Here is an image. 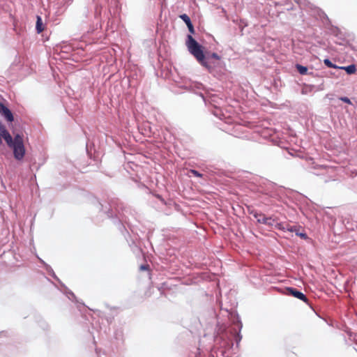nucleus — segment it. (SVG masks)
<instances>
[{
  "instance_id": "f257e3e1",
  "label": "nucleus",
  "mask_w": 357,
  "mask_h": 357,
  "mask_svg": "<svg viewBox=\"0 0 357 357\" xmlns=\"http://www.w3.org/2000/svg\"><path fill=\"white\" fill-rule=\"evenodd\" d=\"M0 136L1 139L3 138L6 144L13 149L14 158L17 160H22L26 152L23 135L17 133L13 138L5 126L0 123Z\"/></svg>"
},
{
  "instance_id": "f03ea898",
  "label": "nucleus",
  "mask_w": 357,
  "mask_h": 357,
  "mask_svg": "<svg viewBox=\"0 0 357 357\" xmlns=\"http://www.w3.org/2000/svg\"><path fill=\"white\" fill-rule=\"evenodd\" d=\"M186 45L190 54H192L199 62L204 65L205 56L202 47L191 35L188 36Z\"/></svg>"
},
{
  "instance_id": "7ed1b4c3",
  "label": "nucleus",
  "mask_w": 357,
  "mask_h": 357,
  "mask_svg": "<svg viewBox=\"0 0 357 357\" xmlns=\"http://www.w3.org/2000/svg\"><path fill=\"white\" fill-rule=\"evenodd\" d=\"M285 294L289 296H292L303 302L308 303V298L301 291H298L296 288L287 287L285 289Z\"/></svg>"
},
{
  "instance_id": "20e7f679",
  "label": "nucleus",
  "mask_w": 357,
  "mask_h": 357,
  "mask_svg": "<svg viewBox=\"0 0 357 357\" xmlns=\"http://www.w3.org/2000/svg\"><path fill=\"white\" fill-rule=\"evenodd\" d=\"M0 112L8 121L12 122L14 120L13 115L10 110L2 104H0Z\"/></svg>"
},
{
  "instance_id": "39448f33",
  "label": "nucleus",
  "mask_w": 357,
  "mask_h": 357,
  "mask_svg": "<svg viewBox=\"0 0 357 357\" xmlns=\"http://www.w3.org/2000/svg\"><path fill=\"white\" fill-rule=\"evenodd\" d=\"M254 216L257 218V222L263 224H268V220H272L271 218H266L264 214L255 213Z\"/></svg>"
},
{
  "instance_id": "423d86ee",
  "label": "nucleus",
  "mask_w": 357,
  "mask_h": 357,
  "mask_svg": "<svg viewBox=\"0 0 357 357\" xmlns=\"http://www.w3.org/2000/svg\"><path fill=\"white\" fill-rule=\"evenodd\" d=\"M339 68L344 70L349 75L354 74L356 71V66L354 64L349 65L348 66L339 67Z\"/></svg>"
},
{
  "instance_id": "0eeeda50",
  "label": "nucleus",
  "mask_w": 357,
  "mask_h": 357,
  "mask_svg": "<svg viewBox=\"0 0 357 357\" xmlns=\"http://www.w3.org/2000/svg\"><path fill=\"white\" fill-rule=\"evenodd\" d=\"M301 227L300 226H297V225L291 226L289 225H286L287 231H290V232H295L296 234L301 229Z\"/></svg>"
},
{
  "instance_id": "6e6552de",
  "label": "nucleus",
  "mask_w": 357,
  "mask_h": 357,
  "mask_svg": "<svg viewBox=\"0 0 357 357\" xmlns=\"http://www.w3.org/2000/svg\"><path fill=\"white\" fill-rule=\"evenodd\" d=\"M296 68L301 75H305L307 72V68L300 64H296Z\"/></svg>"
},
{
  "instance_id": "1a4fd4ad",
  "label": "nucleus",
  "mask_w": 357,
  "mask_h": 357,
  "mask_svg": "<svg viewBox=\"0 0 357 357\" xmlns=\"http://www.w3.org/2000/svg\"><path fill=\"white\" fill-rule=\"evenodd\" d=\"M324 63L328 68H339V66L333 64L328 59H324Z\"/></svg>"
},
{
  "instance_id": "9d476101",
  "label": "nucleus",
  "mask_w": 357,
  "mask_h": 357,
  "mask_svg": "<svg viewBox=\"0 0 357 357\" xmlns=\"http://www.w3.org/2000/svg\"><path fill=\"white\" fill-rule=\"evenodd\" d=\"M319 18H318V20L321 21L322 22H326L329 20L328 16L323 12H319Z\"/></svg>"
},
{
  "instance_id": "9b49d317",
  "label": "nucleus",
  "mask_w": 357,
  "mask_h": 357,
  "mask_svg": "<svg viewBox=\"0 0 357 357\" xmlns=\"http://www.w3.org/2000/svg\"><path fill=\"white\" fill-rule=\"evenodd\" d=\"M47 24H36V30L38 33L43 31L46 28Z\"/></svg>"
},
{
  "instance_id": "f8f14e48",
  "label": "nucleus",
  "mask_w": 357,
  "mask_h": 357,
  "mask_svg": "<svg viewBox=\"0 0 357 357\" xmlns=\"http://www.w3.org/2000/svg\"><path fill=\"white\" fill-rule=\"evenodd\" d=\"M180 17L184 21V22H191L190 18L186 14L181 15Z\"/></svg>"
},
{
  "instance_id": "ddd939ff",
  "label": "nucleus",
  "mask_w": 357,
  "mask_h": 357,
  "mask_svg": "<svg viewBox=\"0 0 357 357\" xmlns=\"http://www.w3.org/2000/svg\"><path fill=\"white\" fill-rule=\"evenodd\" d=\"M190 172L194 175L195 176H197V177H202V174H200L199 172H197V170H195V169H190Z\"/></svg>"
},
{
  "instance_id": "4468645a",
  "label": "nucleus",
  "mask_w": 357,
  "mask_h": 357,
  "mask_svg": "<svg viewBox=\"0 0 357 357\" xmlns=\"http://www.w3.org/2000/svg\"><path fill=\"white\" fill-rule=\"evenodd\" d=\"M296 235L300 236L303 239H306L307 238V234L305 232H301L300 230L297 232Z\"/></svg>"
},
{
  "instance_id": "2eb2a0df",
  "label": "nucleus",
  "mask_w": 357,
  "mask_h": 357,
  "mask_svg": "<svg viewBox=\"0 0 357 357\" xmlns=\"http://www.w3.org/2000/svg\"><path fill=\"white\" fill-rule=\"evenodd\" d=\"M139 270L143 271H148L149 270V264H142L139 266Z\"/></svg>"
},
{
  "instance_id": "dca6fc26",
  "label": "nucleus",
  "mask_w": 357,
  "mask_h": 357,
  "mask_svg": "<svg viewBox=\"0 0 357 357\" xmlns=\"http://www.w3.org/2000/svg\"><path fill=\"white\" fill-rule=\"evenodd\" d=\"M340 100L343 101L344 102L351 105V102L350 99L348 98L347 97H341V98H340Z\"/></svg>"
},
{
  "instance_id": "f3484780",
  "label": "nucleus",
  "mask_w": 357,
  "mask_h": 357,
  "mask_svg": "<svg viewBox=\"0 0 357 357\" xmlns=\"http://www.w3.org/2000/svg\"><path fill=\"white\" fill-rule=\"evenodd\" d=\"M186 24L188 27L190 32L191 33H194L195 31H194L193 24Z\"/></svg>"
},
{
  "instance_id": "a211bd4d",
  "label": "nucleus",
  "mask_w": 357,
  "mask_h": 357,
  "mask_svg": "<svg viewBox=\"0 0 357 357\" xmlns=\"http://www.w3.org/2000/svg\"><path fill=\"white\" fill-rule=\"evenodd\" d=\"M277 227H278L279 229H281V230H283V231H287L286 225H282V224H281V223L278 224Z\"/></svg>"
},
{
  "instance_id": "6ab92c4d",
  "label": "nucleus",
  "mask_w": 357,
  "mask_h": 357,
  "mask_svg": "<svg viewBox=\"0 0 357 357\" xmlns=\"http://www.w3.org/2000/svg\"><path fill=\"white\" fill-rule=\"evenodd\" d=\"M212 57L215 59H220V56L216 53H213L212 54Z\"/></svg>"
},
{
  "instance_id": "aec40b11",
  "label": "nucleus",
  "mask_w": 357,
  "mask_h": 357,
  "mask_svg": "<svg viewBox=\"0 0 357 357\" xmlns=\"http://www.w3.org/2000/svg\"><path fill=\"white\" fill-rule=\"evenodd\" d=\"M41 22V18L39 16H37V22Z\"/></svg>"
},
{
  "instance_id": "412c9836",
  "label": "nucleus",
  "mask_w": 357,
  "mask_h": 357,
  "mask_svg": "<svg viewBox=\"0 0 357 357\" xmlns=\"http://www.w3.org/2000/svg\"><path fill=\"white\" fill-rule=\"evenodd\" d=\"M271 220H268V224H267V225H272V223L271 222Z\"/></svg>"
}]
</instances>
